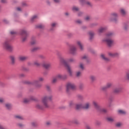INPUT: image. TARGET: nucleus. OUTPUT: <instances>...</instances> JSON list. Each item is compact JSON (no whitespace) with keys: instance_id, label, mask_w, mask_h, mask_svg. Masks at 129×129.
Returning a JSON list of instances; mask_svg holds the SVG:
<instances>
[{"instance_id":"obj_1","label":"nucleus","mask_w":129,"mask_h":129,"mask_svg":"<svg viewBox=\"0 0 129 129\" xmlns=\"http://www.w3.org/2000/svg\"><path fill=\"white\" fill-rule=\"evenodd\" d=\"M52 96H44L42 99L41 101L43 105L41 103H38L36 105V108L37 109H44V107L48 108L49 107V104H48V100H52Z\"/></svg>"},{"instance_id":"obj_2","label":"nucleus","mask_w":129,"mask_h":129,"mask_svg":"<svg viewBox=\"0 0 129 129\" xmlns=\"http://www.w3.org/2000/svg\"><path fill=\"white\" fill-rule=\"evenodd\" d=\"M44 81V78L39 77L38 80H35L33 82H30L29 81H25L26 84H29L30 85H34L36 88H40L42 87V85L40 84V82Z\"/></svg>"},{"instance_id":"obj_3","label":"nucleus","mask_w":129,"mask_h":129,"mask_svg":"<svg viewBox=\"0 0 129 129\" xmlns=\"http://www.w3.org/2000/svg\"><path fill=\"white\" fill-rule=\"evenodd\" d=\"M113 36V33L112 32H108L106 35V39L103 40V42H105L107 45H108V47H111L114 43L113 40L110 39L111 37Z\"/></svg>"},{"instance_id":"obj_4","label":"nucleus","mask_w":129,"mask_h":129,"mask_svg":"<svg viewBox=\"0 0 129 129\" xmlns=\"http://www.w3.org/2000/svg\"><path fill=\"white\" fill-rule=\"evenodd\" d=\"M3 47L7 51H9V52H12L14 50L13 46L10 45V40H8L4 42L3 43Z\"/></svg>"},{"instance_id":"obj_5","label":"nucleus","mask_w":129,"mask_h":129,"mask_svg":"<svg viewBox=\"0 0 129 129\" xmlns=\"http://www.w3.org/2000/svg\"><path fill=\"white\" fill-rule=\"evenodd\" d=\"M60 63L63 65H66V69L68 70V72L70 76H72L73 73L72 72V70H71V67L68 64H66V60L63 58H61L60 59Z\"/></svg>"},{"instance_id":"obj_6","label":"nucleus","mask_w":129,"mask_h":129,"mask_svg":"<svg viewBox=\"0 0 129 129\" xmlns=\"http://www.w3.org/2000/svg\"><path fill=\"white\" fill-rule=\"evenodd\" d=\"M20 35L22 37V42H25L27 41V39H28V36L29 35V33L28 32L25 30H22L20 32Z\"/></svg>"},{"instance_id":"obj_7","label":"nucleus","mask_w":129,"mask_h":129,"mask_svg":"<svg viewBox=\"0 0 129 129\" xmlns=\"http://www.w3.org/2000/svg\"><path fill=\"white\" fill-rule=\"evenodd\" d=\"M93 104H94L95 108H96V109L98 110V111H101V112H104V113H105V112H107V110H106V109L105 108L102 109L101 107H100V106L98 105L97 102L94 101L93 102Z\"/></svg>"},{"instance_id":"obj_8","label":"nucleus","mask_w":129,"mask_h":129,"mask_svg":"<svg viewBox=\"0 0 129 129\" xmlns=\"http://www.w3.org/2000/svg\"><path fill=\"white\" fill-rule=\"evenodd\" d=\"M66 91L67 92H69L71 89H75L76 88V86L74 84L72 83H68L66 85Z\"/></svg>"},{"instance_id":"obj_9","label":"nucleus","mask_w":129,"mask_h":129,"mask_svg":"<svg viewBox=\"0 0 129 129\" xmlns=\"http://www.w3.org/2000/svg\"><path fill=\"white\" fill-rule=\"evenodd\" d=\"M69 53L72 55H75L76 54V47L74 46H71L69 50Z\"/></svg>"},{"instance_id":"obj_10","label":"nucleus","mask_w":129,"mask_h":129,"mask_svg":"<svg viewBox=\"0 0 129 129\" xmlns=\"http://www.w3.org/2000/svg\"><path fill=\"white\" fill-rule=\"evenodd\" d=\"M118 17V15L116 13H112L110 15V18L111 19V21H114V22H116V19L115 18H117Z\"/></svg>"},{"instance_id":"obj_11","label":"nucleus","mask_w":129,"mask_h":129,"mask_svg":"<svg viewBox=\"0 0 129 129\" xmlns=\"http://www.w3.org/2000/svg\"><path fill=\"white\" fill-rule=\"evenodd\" d=\"M121 90H122V88H121V87H118L117 88H115L113 90V93L117 94L118 93H119V92H120Z\"/></svg>"},{"instance_id":"obj_12","label":"nucleus","mask_w":129,"mask_h":129,"mask_svg":"<svg viewBox=\"0 0 129 129\" xmlns=\"http://www.w3.org/2000/svg\"><path fill=\"white\" fill-rule=\"evenodd\" d=\"M111 86H112V84L111 83H108L104 87H102V90H106L108 88H110Z\"/></svg>"},{"instance_id":"obj_13","label":"nucleus","mask_w":129,"mask_h":129,"mask_svg":"<svg viewBox=\"0 0 129 129\" xmlns=\"http://www.w3.org/2000/svg\"><path fill=\"white\" fill-rule=\"evenodd\" d=\"M55 77L58 80V79H66L67 78V75L62 76L61 75L58 74Z\"/></svg>"},{"instance_id":"obj_14","label":"nucleus","mask_w":129,"mask_h":129,"mask_svg":"<svg viewBox=\"0 0 129 129\" xmlns=\"http://www.w3.org/2000/svg\"><path fill=\"white\" fill-rule=\"evenodd\" d=\"M77 45H78V46L79 47L80 50H83V49L84 48L82 42H81V41H78L77 42Z\"/></svg>"},{"instance_id":"obj_15","label":"nucleus","mask_w":129,"mask_h":129,"mask_svg":"<svg viewBox=\"0 0 129 129\" xmlns=\"http://www.w3.org/2000/svg\"><path fill=\"white\" fill-rule=\"evenodd\" d=\"M28 59V56L20 55L19 56V60L20 61H26Z\"/></svg>"},{"instance_id":"obj_16","label":"nucleus","mask_w":129,"mask_h":129,"mask_svg":"<svg viewBox=\"0 0 129 129\" xmlns=\"http://www.w3.org/2000/svg\"><path fill=\"white\" fill-rule=\"evenodd\" d=\"M108 55L109 56H111V57H117L119 56V53L118 52H115V53L109 52Z\"/></svg>"},{"instance_id":"obj_17","label":"nucleus","mask_w":129,"mask_h":129,"mask_svg":"<svg viewBox=\"0 0 129 129\" xmlns=\"http://www.w3.org/2000/svg\"><path fill=\"white\" fill-rule=\"evenodd\" d=\"M31 45H36L37 44V40L35 37H32L30 41Z\"/></svg>"},{"instance_id":"obj_18","label":"nucleus","mask_w":129,"mask_h":129,"mask_svg":"<svg viewBox=\"0 0 129 129\" xmlns=\"http://www.w3.org/2000/svg\"><path fill=\"white\" fill-rule=\"evenodd\" d=\"M120 13L121 14V15H122V16H125V15H126V11L125 9L123 8H121L120 9Z\"/></svg>"},{"instance_id":"obj_19","label":"nucleus","mask_w":129,"mask_h":129,"mask_svg":"<svg viewBox=\"0 0 129 129\" xmlns=\"http://www.w3.org/2000/svg\"><path fill=\"white\" fill-rule=\"evenodd\" d=\"M90 107V103L89 102L86 103L84 105H83V108L88 109Z\"/></svg>"},{"instance_id":"obj_20","label":"nucleus","mask_w":129,"mask_h":129,"mask_svg":"<svg viewBox=\"0 0 129 129\" xmlns=\"http://www.w3.org/2000/svg\"><path fill=\"white\" fill-rule=\"evenodd\" d=\"M106 29H107L106 28V27H101L98 30V33H103V32H104V31H105V30H106Z\"/></svg>"},{"instance_id":"obj_21","label":"nucleus","mask_w":129,"mask_h":129,"mask_svg":"<svg viewBox=\"0 0 129 129\" xmlns=\"http://www.w3.org/2000/svg\"><path fill=\"white\" fill-rule=\"evenodd\" d=\"M82 75V71H78L76 72V77H81Z\"/></svg>"},{"instance_id":"obj_22","label":"nucleus","mask_w":129,"mask_h":129,"mask_svg":"<svg viewBox=\"0 0 129 129\" xmlns=\"http://www.w3.org/2000/svg\"><path fill=\"white\" fill-rule=\"evenodd\" d=\"M42 66L44 67V68H45V69H48V68H50L51 64L50 63H42Z\"/></svg>"},{"instance_id":"obj_23","label":"nucleus","mask_w":129,"mask_h":129,"mask_svg":"<svg viewBox=\"0 0 129 129\" xmlns=\"http://www.w3.org/2000/svg\"><path fill=\"white\" fill-rule=\"evenodd\" d=\"M41 49V47L39 46H36L32 48V52H36V51H39Z\"/></svg>"},{"instance_id":"obj_24","label":"nucleus","mask_w":129,"mask_h":129,"mask_svg":"<svg viewBox=\"0 0 129 129\" xmlns=\"http://www.w3.org/2000/svg\"><path fill=\"white\" fill-rule=\"evenodd\" d=\"M89 35L90 36V40H92L93 39V37H94V32L93 31H90L89 32Z\"/></svg>"},{"instance_id":"obj_25","label":"nucleus","mask_w":129,"mask_h":129,"mask_svg":"<svg viewBox=\"0 0 129 129\" xmlns=\"http://www.w3.org/2000/svg\"><path fill=\"white\" fill-rule=\"evenodd\" d=\"M10 59L11 60V62H12V64H14L15 62L16 61V56H14V55H11Z\"/></svg>"},{"instance_id":"obj_26","label":"nucleus","mask_w":129,"mask_h":129,"mask_svg":"<svg viewBox=\"0 0 129 129\" xmlns=\"http://www.w3.org/2000/svg\"><path fill=\"white\" fill-rule=\"evenodd\" d=\"M83 108V105L82 104H77L76 105V109H80V108Z\"/></svg>"},{"instance_id":"obj_27","label":"nucleus","mask_w":129,"mask_h":129,"mask_svg":"<svg viewBox=\"0 0 129 129\" xmlns=\"http://www.w3.org/2000/svg\"><path fill=\"white\" fill-rule=\"evenodd\" d=\"M15 118H16V119H20L21 120H23V119H24V117L20 115H16L15 116Z\"/></svg>"},{"instance_id":"obj_28","label":"nucleus","mask_w":129,"mask_h":129,"mask_svg":"<svg viewBox=\"0 0 129 129\" xmlns=\"http://www.w3.org/2000/svg\"><path fill=\"white\" fill-rule=\"evenodd\" d=\"M101 57L103 60H104V61H109V59L106 57L105 55L104 54H101Z\"/></svg>"},{"instance_id":"obj_29","label":"nucleus","mask_w":129,"mask_h":129,"mask_svg":"<svg viewBox=\"0 0 129 129\" xmlns=\"http://www.w3.org/2000/svg\"><path fill=\"white\" fill-rule=\"evenodd\" d=\"M107 119L108 121H109L110 122H113V121H114V118L112 117H108L107 118Z\"/></svg>"},{"instance_id":"obj_30","label":"nucleus","mask_w":129,"mask_h":129,"mask_svg":"<svg viewBox=\"0 0 129 129\" xmlns=\"http://www.w3.org/2000/svg\"><path fill=\"white\" fill-rule=\"evenodd\" d=\"M84 5H86V6H88V7H92V4H91V3L89 2V1L85 2Z\"/></svg>"},{"instance_id":"obj_31","label":"nucleus","mask_w":129,"mask_h":129,"mask_svg":"<svg viewBox=\"0 0 129 129\" xmlns=\"http://www.w3.org/2000/svg\"><path fill=\"white\" fill-rule=\"evenodd\" d=\"M118 113H119V114H125L126 112L123 110H118Z\"/></svg>"},{"instance_id":"obj_32","label":"nucleus","mask_w":129,"mask_h":129,"mask_svg":"<svg viewBox=\"0 0 129 129\" xmlns=\"http://www.w3.org/2000/svg\"><path fill=\"white\" fill-rule=\"evenodd\" d=\"M72 11L73 12H78V11H79V8L76 6H73L72 7Z\"/></svg>"},{"instance_id":"obj_33","label":"nucleus","mask_w":129,"mask_h":129,"mask_svg":"<svg viewBox=\"0 0 129 129\" xmlns=\"http://www.w3.org/2000/svg\"><path fill=\"white\" fill-rule=\"evenodd\" d=\"M124 78L126 80H129V70L126 72Z\"/></svg>"},{"instance_id":"obj_34","label":"nucleus","mask_w":129,"mask_h":129,"mask_svg":"<svg viewBox=\"0 0 129 129\" xmlns=\"http://www.w3.org/2000/svg\"><path fill=\"white\" fill-rule=\"evenodd\" d=\"M5 106H6V108H7L8 109H10L12 108V104H10V103H6L5 104Z\"/></svg>"},{"instance_id":"obj_35","label":"nucleus","mask_w":129,"mask_h":129,"mask_svg":"<svg viewBox=\"0 0 129 129\" xmlns=\"http://www.w3.org/2000/svg\"><path fill=\"white\" fill-rule=\"evenodd\" d=\"M79 67L80 69H81V71H83V70L84 69V64L82 63H80Z\"/></svg>"},{"instance_id":"obj_36","label":"nucleus","mask_w":129,"mask_h":129,"mask_svg":"<svg viewBox=\"0 0 129 129\" xmlns=\"http://www.w3.org/2000/svg\"><path fill=\"white\" fill-rule=\"evenodd\" d=\"M75 105V103L74 102V101H71L69 103V106L70 107H73V106H74Z\"/></svg>"},{"instance_id":"obj_37","label":"nucleus","mask_w":129,"mask_h":129,"mask_svg":"<svg viewBox=\"0 0 129 129\" xmlns=\"http://www.w3.org/2000/svg\"><path fill=\"white\" fill-rule=\"evenodd\" d=\"M75 61V59H74V58H71L68 59V63H72Z\"/></svg>"},{"instance_id":"obj_38","label":"nucleus","mask_w":129,"mask_h":129,"mask_svg":"<svg viewBox=\"0 0 129 129\" xmlns=\"http://www.w3.org/2000/svg\"><path fill=\"white\" fill-rule=\"evenodd\" d=\"M37 28H38L39 29H44L45 28V26L43 25L42 24H39L36 26Z\"/></svg>"},{"instance_id":"obj_39","label":"nucleus","mask_w":129,"mask_h":129,"mask_svg":"<svg viewBox=\"0 0 129 129\" xmlns=\"http://www.w3.org/2000/svg\"><path fill=\"white\" fill-rule=\"evenodd\" d=\"M34 64L36 66H41V63L40 62H39V61L38 60H36L34 62Z\"/></svg>"},{"instance_id":"obj_40","label":"nucleus","mask_w":129,"mask_h":129,"mask_svg":"<svg viewBox=\"0 0 129 129\" xmlns=\"http://www.w3.org/2000/svg\"><path fill=\"white\" fill-rule=\"evenodd\" d=\"M23 102L24 103H28V102H30V99L28 98H24L23 99Z\"/></svg>"},{"instance_id":"obj_41","label":"nucleus","mask_w":129,"mask_h":129,"mask_svg":"<svg viewBox=\"0 0 129 129\" xmlns=\"http://www.w3.org/2000/svg\"><path fill=\"white\" fill-rule=\"evenodd\" d=\"M57 81H58V80L56 78V77H55L53 78L52 81V83L54 84V83H56V82H57Z\"/></svg>"},{"instance_id":"obj_42","label":"nucleus","mask_w":129,"mask_h":129,"mask_svg":"<svg viewBox=\"0 0 129 129\" xmlns=\"http://www.w3.org/2000/svg\"><path fill=\"white\" fill-rule=\"evenodd\" d=\"M38 19V15H34L32 18H31V21H35V20H37Z\"/></svg>"},{"instance_id":"obj_43","label":"nucleus","mask_w":129,"mask_h":129,"mask_svg":"<svg viewBox=\"0 0 129 129\" xmlns=\"http://www.w3.org/2000/svg\"><path fill=\"white\" fill-rule=\"evenodd\" d=\"M90 79L92 81H95V80H96V78L95 77V76H91L90 77Z\"/></svg>"},{"instance_id":"obj_44","label":"nucleus","mask_w":129,"mask_h":129,"mask_svg":"<svg viewBox=\"0 0 129 129\" xmlns=\"http://www.w3.org/2000/svg\"><path fill=\"white\" fill-rule=\"evenodd\" d=\"M81 59L82 60H87V59H88V56L85 55L82 56Z\"/></svg>"},{"instance_id":"obj_45","label":"nucleus","mask_w":129,"mask_h":129,"mask_svg":"<svg viewBox=\"0 0 129 129\" xmlns=\"http://www.w3.org/2000/svg\"><path fill=\"white\" fill-rule=\"evenodd\" d=\"M128 28V24L127 23H124V29L125 30H127Z\"/></svg>"},{"instance_id":"obj_46","label":"nucleus","mask_w":129,"mask_h":129,"mask_svg":"<svg viewBox=\"0 0 129 129\" xmlns=\"http://www.w3.org/2000/svg\"><path fill=\"white\" fill-rule=\"evenodd\" d=\"M51 26L52 28H55V27H56L57 26V23L55 22H53V23H51Z\"/></svg>"},{"instance_id":"obj_47","label":"nucleus","mask_w":129,"mask_h":129,"mask_svg":"<svg viewBox=\"0 0 129 129\" xmlns=\"http://www.w3.org/2000/svg\"><path fill=\"white\" fill-rule=\"evenodd\" d=\"M29 100L30 101H31V100H34V101H36L37 100V99H36V98L34 96H31L30 97V98H29Z\"/></svg>"},{"instance_id":"obj_48","label":"nucleus","mask_w":129,"mask_h":129,"mask_svg":"<svg viewBox=\"0 0 129 129\" xmlns=\"http://www.w3.org/2000/svg\"><path fill=\"white\" fill-rule=\"evenodd\" d=\"M45 88L47 89V90H48V91H50V90H51V87H50V86L46 85L45 86Z\"/></svg>"},{"instance_id":"obj_49","label":"nucleus","mask_w":129,"mask_h":129,"mask_svg":"<svg viewBox=\"0 0 129 129\" xmlns=\"http://www.w3.org/2000/svg\"><path fill=\"white\" fill-rule=\"evenodd\" d=\"M80 3H81V5L82 6H84V3H85L86 1L85 0H79Z\"/></svg>"},{"instance_id":"obj_50","label":"nucleus","mask_w":129,"mask_h":129,"mask_svg":"<svg viewBox=\"0 0 129 129\" xmlns=\"http://www.w3.org/2000/svg\"><path fill=\"white\" fill-rule=\"evenodd\" d=\"M79 88H80V89H83L84 88V84H80L79 85Z\"/></svg>"},{"instance_id":"obj_51","label":"nucleus","mask_w":129,"mask_h":129,"mask_svg":"<svg viewBox=\"0 0 129 129\" xmlns=\"http://www.w3.org/2000/svg\"><path fill=\"white\" fill-rule=\"evenodd\" d=\"M122 125V123L120 122H118L116 124V126H117V127H119V126H121Z\"/></svg>"},{"instance_id":"obj_52","label":"nucleus","mask_w":129,"mask_h":129,"mask_svg":"<svg viewBox=\"0 0 129 129\" xmlns=\"http://www.w3.org/2000/svg\"><path fill=\"white\" fill-rule=\"evenodd\" d=\"M18 126H19V127H23L24 126V124L23 123H18L17 124Z\"/></svg>"},{"instance_id":"obj_53","label":"nucleus","mask_w":129,"mask_h":129,"mask_svg":"<svg viewBox=\"0 0 129 129\" xmlns=\"http://www.w3.org/2000/svg\"><path fill=\"white\" fill-rule=\"evenodd\" d=\"M3 102H5V99L0 98V103H3Z\"/></svg>"},{"instance_id":"obj_54","label":"nucleus","mask_w":129,"mask_h":129,"mask_svg":"<svg viewBox=\"0 0 129 129\" xmlns=\"http://www.w3.org/2000/svg\"><path fill=\"white\" fill-rule=\"evenodd\" d=\"M10 34L11 35H16V34H17V32L14 31H10Z\"/></svg>"},{"instance_id":"obj_55","label":"nucleus","mask_w":129,"mask_h":129,"mask_svg":"<svg viewBox=\"0 0 129 129\" xmlns=\"http://www.w3.org/2000/svg\"><path fill=\"white\" fill-rule=\"evenodd\" d=\"M73 123H75L76 124H78V123H79V121L76 119L73 121Z\"/></svg>"},{"instance_id":"obj_56","label":"nucleus","mask_w":129,"mask_h":129,"mask_svg":"<svg viewBox=\"0 0 129 129\" xmlns=\"http://www.w3.org/2000/svg\"><path fill=\"white\" fill-rule=\"evenodd\" d=\"M2 4H7L8 3V0H1Z\"/></svg>"},{"instance_id":"obj_57","label":"nucleus","mask_w":129,"mask_h":129,"mask_svg":"<svg viewBox=\"0 0 129 129\" xmlns=\"http://www.w3.org/2000/svg\"><path fill=\"white\" fill-rule=\"evenodd\" d=\"M85 20H86V21H89V20H90V17H89V16L86 17Z\"/></svg>"},{"instance_id":"obj_58","label":"nucleus","mask_w":129,"mask_h":129,"mask_svg":"<svg viewBox=\"0 0 129 129\" xmlns=\"http://www.w3.org/2000/svg\"><path fill=\"white\" fill-rule=\"evenodd\" d=\"M0 129H7V128L3 126V125H2L0 123Z\"/></svg>"},{"instance_id":"obj_59","label":"nucleus","mask_w":129,"mask_h":129,"mask_svg":"<svg viewBox=\"0 0 129 129\" xmlns=\"http://www.w3.org/2000/svg\"><path fill=\"white\" fill-rule=\"evenodd\" d=\"M46 125H51V122L50 121H47L46 122Z\"/></svg>"},{"instance_id":"obj_60","label":"nucleus","mask_w":129,"mask_h":129,"mask_svg":"<svg viewBox=\"0 0 129 129\" xmlns=\"http://www.w3.org/2000/svg\"><path fill=\"white\" fill-rule=\"evenodd\" d=\"M54 3H55L56 4H58L60 0H53Z\"/></svg>"},{"instance_id":"obj_61","label":"nucleus","mask_w":129,"mask_h":129,"mask_svg":"<svg viewBox=\"0 0 129 129\" xmlns=\"http://www.w3.org/2000/svg\"><path fill=\"white\" fill-rule=\"evenodd\" d=\"M77 24H81L82 23V21H81V20H78L77 21Z\"/></svg>"},{"instance_id":"obj_62","label":"nucleus","mask_w":129,"mask_h":129,"mask_svg":"<svg viewBox=\"0 0 129 129\" xmlns=\"http://www.w3.org/2000/svg\"><path fill=\"white\" fill-rule=\"evenodd\" d=\"M33 126H37V123H35V122H33L32 123Z\"/></svg>"},{"instance_id":"obj_63","label":"nucleus","mask_w":129,"mask_h":129,"mask_svg":"<svg viewBox=\"0 0 129 129\" xmlns=\"http://www.w3.org/2000/svg\"><path fill=\"white\" fill-rule=\"evenodd\" d=\"M64 15H65V16H66L67 17H68V16H69V13H68V12H66V13H64Z\"/></svg>"},{"instance_id":"obj_64","label":"nucleus","mask_w":129,"mask_h":129,"mask_svg":"<svg viewBox=\"0 0 129 129\" xmlns=\"http://www.w3.org/2000/svg\"><path fill=\"white\" fill-rule=\"evenodd\" d=\"M17 10L18 11H22V9H21V8H20V7H18L17 8Z\"/></svg>"}]
</instances>
